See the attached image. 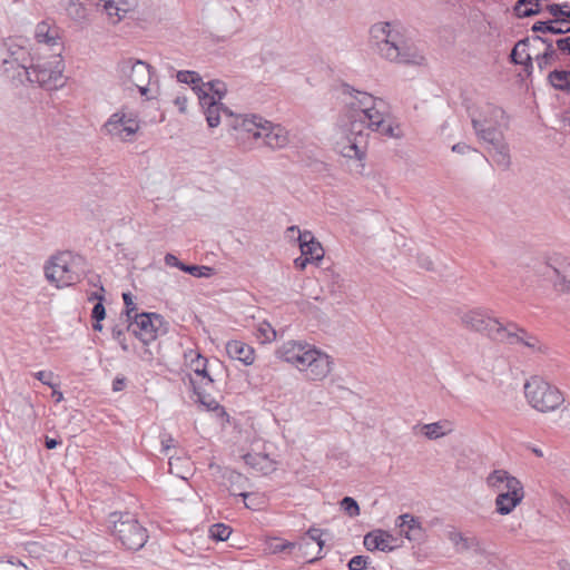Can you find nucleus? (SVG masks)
I'll use <instances>...</instances> for the list:
<instances>
[{"instance_id": "1", "label": "nucleus", "mask_w": 570, "mask_h": 570, "mask_svg": "<svg viewBox=\"0 0 570 570\" xmlns=\"http://www.w3.org/2000/svg\"><path fill=\"white\" fill-rule=\"evenodd\" d=\"M346 104L348 106L346 120L338 126L334 141V149L342 157L363 164L367 149L368 129L386 137L400 136L399 125L386 120L385 114L381 110L383 102L377 101L373 96L357 91Z\"/></svg>"}, {"instance_id": "2", "label": "nucleus", "mask_w": 570, "mask_h": 570, "mask_svg": "<svg viewBox=\"0 0 570 570\" xmlns=\"http://www.w3.org/2000/svg\"><path fill=\"white\" fill-rule=\"evenodd\" d=\"M287 363L304 372L311 381H324L334 368L331 355L306 342L294 341L287 344Z\"/></svg>"}, {"instance_id": "3", "label": "nucleus", "mask_w": 570, "mask_h": 570, "mask_svg": "<svg viewBox=\"0 0 570 570\" xmlns=\"http://www.w3.org/2000/svg\"><path fill=\"white\" fill-rule=\"evenodd\" d=\"M371 35L376 41L380 55L385 59L402 63H422L423 56L407 46L403 33L396 26L392 27L389 22L377 23L372 27Z\"/></svg>"}, {"instance_id": "4", "label": "nucleus", "mask_w": 570, "mask_h": 570, "mask_svg": "<svg viewBox=\"0 0 570 570\" xmlns=\"http://www.w3.org/2000/svg\"><path fill=\"white\" fill-rule=\"evenodd\" d=\"M65 61L62 55H49L35 51L33 61L28 71L22 70L23 82L37 85L47 90H57L65 86Z\"/></svg>"}, {"instance_id": "5", "label": "nucleus", "mask_w": 570, "mask_h": 570, "mask_svg": "<svg viewBox=\"0 0 570 570\" xmlns=\"http://www.w3.org/2000/svg\"><path fill=\"white\" fill-rule=\"evenodd\" d=\"M485 483L497 493L495 512L501 515L510 514L525 497L522 482L507 470H493L487 476Z\"/></svg>"}, {"instance_id": "6", "label": "nucleus", "mask_w": 570, "mask_h": 570, "mask_svg": "<svg viewBox=\"0 0 570 570\" xmlns=\"http://www.w3.org/2000/svg\"><path fill=\"white\" fill-rule=\"evenodd\" d=\"M503 117V110L488 105L481 112L480 117L473 118V127L478 135L489 141L492 147L489 149V155L498 166L509 165V154L505 145L501 144V132L498 131L497 126L499 119Z\"/></svg>"}, {"instance_id": "7", "label": "nucleus", "mask_w": 570, "mask_h": 570, "mask_svg": "<svg viewBox=\"0 0 570 570\" xmlns=\"http://www.w3.org/2000/svg\"><path fill=\"white\" fill-rule=\"evenodd\" d=\"M83 272V258L71 252H60L51 256L45 266L46 278L58 288L78 283Z\"/></svg>"}, {"instance_id": "8", "label": "nucleus", "mask_w": 570, "mask_h": 570, "mask_svg": "<svg viewBox=\"0 0 570 570\" xmlns=\"http://www.w3.org/2000/svg\"><path fill=\"white\" fill-rule=\"evenodd\" d=\"M140 129L138 111L127 105L114 111L101 127L106 136L120 142H134Z\"/></svg>"}, {"instance_id": "9", "label": "nucleus", "mask_w": 570, "mask_h": 570, "mask_svg": "<svg viewBox=\"0 0 570 570\" xmlns=\"http://www.w3.org/2000/svg\"><path fill=\"white\" fill-rule=\"evenodd\" d=\"M461 323L466 328L485 333L491 338L500 342H512L514 338L512 330L515 328V326L513 324L504 325L481 308H473L462 313Z\"/></svg>"}, {"instance_id": "10", "label": "nucleus", "mask_w": 570, "mask_h": 570, "mask_svg": "<svg viewBox=\"0 0 570 570\" xmlns=\"http://www.w3.org/2000/svg\"><path fill=\"white\" fill-rule=\"evenodd\" d=\"M240 128L248 137L256 141L262 140L259 145L272 150L281 149L285 146L283 128L273 125L259 116H246L240 124Z\"/></svg>"}, {"instance_id": "11", "label": "nucleus", "mask_w": 570, "mask_h": 570, "mask_svg": "<svg viewBox=\"0 0 570 570\" xmlns=\"http://www.w3.org/2000/svg\"><path fill=\"white\" fill-rule=\"evenodd\" d=\"M111 533L129 550H139L147 542V532L130 514L112 513L110 515Z\"/></svg>"}, {"instance_id": "12", "label": "nucleus", "mask_w": 570, "mask_h": 570, "mask_svg": "<svg viewBox=\"0 0 570 570\" xmlns=\"http://www.w3.org/2000/svg\"><path fill=\"white\" fill-rule=\"evenodd\" d=\"M524 394L529 404L540 412H550L563 403L561 392L540 377H532L524 384Z\"/></svg>"}, {"instance_id": "13", "label": "nucleus", "mask_w": 570, "mask_h": 570, "mask_svg": "<svg viewBox=\"0 0 570 570\" xmlns=\"http://www.w3.org/2000/svg\"><path fill=\"white\" fill-rule=\"evenodd\" d=\"M117 73L124 83L135 86L147 100L156 97L155 95H149L151 92L149 83L153 75L151 67L147 62L139 59L125 58L118 62Z\"/></svg>"}, {"instance_id": "14", "label": "nucleus", "mask_w": 570, "mask_h": 570, "mask_svg": "<svg viewBox=\"0 0 570 570\" xmlns=\"http://www.w3.org/2000/svg\"><path fill=\"white\" fill-rule=\"evenodd\" d=\"M33 57L35 49L28 47L26 39H9L6 42V57L2 58L3 69L8 73L11 72L13 78L23 83L22 70L28 71Z\"/></svg>"}, {"instance_id": "15", "label": "nucleus", "mask_w": 570, "mask_h": 570, "mask_svg": "<svg viewBox=\"0 0 570 570\" xmlns=\"http://www.w3.org/2000/svg\"><path fill=\"white\" fill-rule=\"evenodd\" d=\"M35 51L49 55H62L65 49L60 29L51 21L43 20L36 24L33 30Z\"/></svg>"}, {"instance_id": "16", "label": "nucleus", "mask_w": 570, "mask_h": 570, "mask_svg": "<svg viewBox=\"0 0 570 570\" xmlns=\"http://www.w3.org/2000/svg\"><path fill=\"white\" fill-rule=\"evenodd\" d=\"M291 234H297L301 256L294 259L297 269L303 271L307 264L318 263L324 257V249L311 232H299L296 227L287 228Z\"/></svg>"}, {"instance_id": "17", "label": "nucleus", "mask_w": 570, "mask_h": 570, "mask_svg": "<svg viewBox=\"0 0 570 570\" xmlns=\"http://www.w3.org/2000/svg\"><path fill=\"white\" fill-rule=\"evenodd\" d=\"M161 326V317L154 313L136 315L135 321L129 325L132 333L145 344L154 341Z\"/></svg>"}, {"instance_id": "18", "label": "nucleus", "mask_w": 570, "mask_h": 570, "mask_svg": "<svg viewBox=\"0 0 570 570\" xmlns=\"http://www.w3.org/2000/svg\"><path fill=\"white\" fill-rule=\"evenodd\" d=\"M95 6L100 8L108 17L112 24H118L128 13L132 12L138 0H96Z\"/></svg>"}, {"instance_id": "19", "label": "nucleus", "mask_w": 570, "mask_h": 570, "mask_svg": "<svg viewBox=\"0 0 570 570\" xmlns=\"http://www.w3.org/2000/svg\"><path fill=\"white\" fill-rule=\"evenodd\" d=\"M547 265L556 275L553 286L560 292L570 293V259L560 254H553L548 258Z\"/></svg>"}, {"instance_id": "20", "label": "nucleus", "mask_w": 570, "mask_h": 570, "mask_svg": "<svg viewBox=\"0 0 570 570\" xmlns=\"http://www.w3.org/2000/svg\"><path fill=\"white\" fill-rule=\"evenodd\" d=\"M185 356L190 370L194 373V376L190 377V382L194 385V387L198 383L206 386L214 382V379L207 371V358L203 357L199 353H196L194 351H190Z\"/></svg>"}, {"instance_id": "21", "label": "nucleus", "mask_w": 570, "mask_h": 570, "mask_svg": "<svg viewBox=\"0 0 570 570\" xmlns=\"http://www.w3.org/2000/svg\"><path fill=\"white\" fill-rule=\"evenodd\" d=\"M199 104L204 108L206 121L210 128H215L220 124V114L232 115L222 102L215 101V96H209L200 90Z\"/></svg>"}, {"instance_id": "22", "label": "nucleus", "mask_w": 570, "mask_h": 570, "mask_svg": "<svg viewBox=\"0 0 570 570\" xmlns=\"http://www.w3.org/2000/svg\"><path fill=\"white\" fill-rule=\"evenodd\" d=\"M364 547L368 551H392L396 548V538L384 530H374L364 537Z\"/></svg>"}, {"instance_id": "23", "label": "nucleus", "mask_w": 570, "mask_h": 570, "mask_svg": "<svg viewBox=\"0 0 570 570\" xmlns=\"http://www.w3.org/2000/svg\"><path fill=\"white\" fill-rule=\"evenodd\" d=\"M550 23H553L559 33L570 32V3H552L546 7Z\"/></svg>"}, {"instance_id": "24", "label": "nucleus", "mask_w": 570, "mask_h": 570, "mask_svg": "<svg viewBox=\"0 0 570 570\" xmlns=\"http://www.w3.org/2000/svg\"><path fill=\"white\" fill-rule=\"evenodd\" d=\"M227 355L242 362L244 365H252L255 362L254 348L243 341L233 340L226 344Z\"/></svg>"}, {"instance_id": "25", "label": "nucleus", "mask_w": 570, "mask_h": 570, "mask_svg": "<svg viewBox=\"0 0 570 570\" xmlns=\"http://www.w3.org/2000/svg\"><path fill=\"white\" fill-rule=\"evenodd\" d=\"M396 527L400 528L401 534L409 540H415L422 533L420 522L409 513L402 514L397 518Z\"/></svg>"}, {"instance_id": "26", "label": "nucleus", "mask_w": 570, "mask_h": 570, "mask_svg": "<svg viewBox=\"0 0 570 570\" xmlns=\"http://www.w3.org/2000/svg\"><path fill=\"white\" fill-rule=\"evenodd\" d=\"M531 42L529 39L520 40L515 43L511 52V59L514 63L524 66L525 69L532 68V56L530 52Z\"/></svg>"}, {"instance_id": "27", "label": "nucleus", "mask_w": 570, "mask_h": 570, "mask_svg": "<svg viewBox=\"0 0 570 570\" xmlns=\"http://www.w3.org/2000/svg\"><path fill=\"white\" fill-rule=\"evenodd\" d=\"M244 460L247 465L263 473H269L275 469L274 461L263 453H247Z\"/></svg>"}, {"instance_id": "28", "label": "nucleus", "mask_w": 570, "mask_h": 570, "mask_svg": "<svg viewBox=\"0 0 570 570\" xmlns=\"http://www.w3.org/2000/svg\"><path fill=\"white\" fill-rule=\"evenodd\" d=\"M104 293H105V289L104 287L100 285L98 291L94 292L89 299L92 301V299H97L98 302L95 304L94 308H92V312H91V316L92 318L96 321V323H94L92 327L95 331H101L102 330V325L100 324V322L105 318L106 316V309H105V306L102 304V301H104Z\"/></svg>"}, {"instance_id": "29", "label": "nucleus", "mask_w": 570, "mask_h": 570, "mask_svg": "<svg viewBox=\"0 0 570 570\" xmlns=\"http://www.w3.org/2000/svg\"><path fill=\"white\" fill-rule=\"evenodd\" d=\"M168 465L169 472L183 480H187L193 471L191 462L188 458L170 456Z\"/></svg>"}, {"instance_id": "30", "label": "nucleus", "mask_w": 570, "mask_h": 570, "mask_svg": "<svg viewBox=\"0 0 570 570\" xmlns=\"http://www.w3.org/2000/svg\"><path fill=\"white\" fill-rule=\"evenodd\" d=\"M548 82L559 91L570 94V70H553L548 75Z\"/></svg>"}, {"instance_id": "31", "label": "nucleus", "mask_w": 570, "mask_h": 570, "mask_svg": "<svg viewBox=\"0 0 570 570\" xmlns=\"http://www.w3.org/2000/svg\"><path fill=\"white\" fill-rule=\"evenodd\" d=\"M423 433L428 439H439L452 431V424L449 421H441L422 426Z\"/></svg>"}, {"instance_id": "32", "label": "nucleus", "mask_w": 570, "mask_h": 570, "mask_svg": "<svg viewBox=\"0 0 570 570\" xmlns=\"http://www.w3.org/2000/svg\"><path fill=\"white\" fill-rule=\"evenodd\" d=\"M176 78L181 83H187L193 86V90L199 98L200 90L205 92V89L202 87L203 79L198 72L191 70H180L177 72Z\"/></svg>"}, {"instance_id": "33", "label": "nucleus", "mask_w": 570, "mask_h": 570, "mask_svg": "<svg viewBox=\"0 0 570 570\" xmlns=\"http://www.w3.org/2000/svg\"><path fill=\"white\" fill-rule=\"evenodd\" d=\"M66 12L76 21L83 20L87 17V8L81 0H68Z\"/></svg>"}, {"instance_id": "34", "label": "nucleus", "mask_w": 570, "mask_h": 570, "mask_svg": "<svg viewBox=\"0 0 570 570\" xmlns=\"http://www.w3.org/2000/svg\"><path fill=\"white\" fill-rule=\"evenodd\" d=\"M277 336L276 330L272 326L271 323L264 321L257 325L256 328V337L262 344L273 342Z\"/></svg>"}, {"instance_id": "35", "label": "nucleus", "mask_w": 570, "mask_h": 570, "mask_svg": "<svg viewBox=\"0 0 570 570\" xmlns=\"http://www.w3.org/2000/svg\"><path fill=\"white\" fill-rule=\"evenodd\" d=\"M519 17H528L541 10L540 0H519L514 8Z\"/></svg>"}, {"instance_id": "36", "label": "nucleus", "mask_w": 570, "mask_h": 570, "mask_svg": "<svg viewBox=\"0 0 570 570\" xmlns=\"http://www.w3.org/2000/svg\"><path fill=\"white\" fill-rule=\"evenodd\" d=\"M321 537H322V533L318 530H311V531H308L307 535L303 539V543L301 547H305L306 549L309 547H314L317 549L315 556L312 557L309 559V561H313L314 559H316L317 554H320L323 549L324 542Z\"/></svg>"}, {"instance_id": "37", "label": "nucleus", "mask_w": 570, "mask_h": 570, "mask_svg": "<svg viewBox=\"0 0 570 570\" xmlns=\"http://www.w3.org/2000/svg\"><path fill=\"white\" fill-rule=\"evenodd\" d=\"M202 87L205 89V94L215 96V101L217 102H220L227 91L226 85L219 80L203 82Z\"/></svg>"}, {"instance_id": "38", "label": "nucleus", "mask_w": 570, "mask_h": 570, "mask_svg": "<svg viewBox=\"0 0 570 570\" xmlns=\"http://www.w3.org/2000/svg\"><path fill=\"white\" fill-rule=\"evenodd\" d=\"M183 272L197 278H209L214 275V268L204 265H186L183 267Z\"/></svg>"}, {"instance_id": "39", "label": "nucleus", "mask_w": 570, "mask_h": 570, "mask_svg": "<svg viewBox=\"0 0 570 570\" xmlns=\"http://www.w3.org/2000/svg\"><path fill=\"white\" fill-rule=\"evenodd\" d=\"M195 393L197 394V401L200 403L202 406H204L207 411H219L224 412L223 407L219 405V403L212 397L210 395H205L200 392V390L195 386L194 389Z\"/></svg>"}, {"instance_id": "40", "label": "nucleus", "mask_w": 570, "mask_h": 570, "mask_svg": "<svg viewBox=\"0 0 570 570\" xmlns=\"http://www.w3.org/2000/svg\"><path fill=\"white\" fill-rule=\"evenodd\" d=\"M232 534V529L223 523H216L209 528V537L216 541H225Z\"/></svg>"}, {"instance_id": "41", "label": "nucleus", "mask_w": 570, "mask_h": 570, "mask_svg": "<svg viewBox=\"0 0 570 570\" xmlns=\"http://www.w3.org/2000/svg\"><path fill=\"white\" fill-rule=\"evenodd\" d=\"M342 509L351 517H355L360 514V508L356 501L353 498L345 497L341 501Z\"/></svg>"}, {"instance_id": "42", "label": "nucleus", "mask_w": 570, "mask_h": 570, "mask_svg": "<svg viewBox=\"0 0 570 570\" xmlns=\"http://www.w3.org/2000/svg\"><path fill=\"white\" fill-rule=\"evenodd\" d=\"M285 549V541L281 538H268L266 540L265 551L268 553H278Z\"/></svg>"}, {"instance_id": "43", "label": "nucleus", "mask_w": 570, "mask_h": 570, "mask_svg": "<svg viewBox=\"0 0 570 570\" xmlns=\"http://www.w3.org/2000/svg\"><path fill=\"white\" fill-rule=\"evenodd\" d=\"M450 539L458 551H464L471 547V540L464 538L461 533H451Z\"/></svg>"}, {"instance_id": "44", "label": "nucleus", "mask_w": 570, "mask_h": 570, "mask_svg": "<svg viewBox=\"0 0 570 570\" xmlns=\"http://www.w3.org/2000/svg\"><path fill=\"white\" fill-rule=\"evenodd\" d=\"M554 51L551 46H548L546 51L542 55H538L535 57L538 66L540 69L546 68L553 59Z\"/></svg>"}, {"instance_id": "45", "label": "nucleus", "mask_w": 570, "mask_h": 570, "mask_svg": "<svg viewBox=\"0 0 570 570\" xmlns=\"http://www.w3.org/2000/svg\"><path fill=\"white\" fill-rule=\"evenodd\" d=\"M532 30L535 32H551V33H559L557 31V28L553 23H550V18H548L544 21H538L533 24Z\"/></svg>"}, {"instance_id": "46", "label": "nucleus", "mask_w": 570, "mask_h": 570, "mask_svg": "<svg viewBox=\"0 0 570 570\" xmlns=\"http://www.w3.org/2000/svg\"><path fill=\"white\" fill-rule=\"evenodd\" d=\"M35 377L39 380L42 384L48 385L49 387L57 386L56 384L52 383L55 374L51 371H39L35 373Z\"/></svg>"}, {"instance_id": "47", "label": "nucleus", "mask_w": 570, "mask_h": 570, "mask_svg": "<svg viewBox=\"0 0 570 570\" xmlns=\"http://www.w3.org/2000/svg\"><path fill=\"white\" fill-rule=\"evenodd\" d=\"M0 570H28L21 561L0 560Z\"/></svg>"}, {"instance_id": "48", "label": "nucleus", "mask_w": 570, "mask_h": 570, "mask_svg": "<svg viewBox=\"0 0 570 570\" xmlns=\"http://www.w3.org/2000/svg\"><path fill=\"white\" fill-rule=\"evenodd\" d=\"M367 566V558L364 556H355L348 562L350 570H364Z\"/></svg>"}, {"instance_id": "49", "label": "nucleus", "mask_w": 570, "mask_h": 570, "mask_svg": "<svg viewBox=\"0 0 570 570\" xmlns=\"http://www.w3.org/2000/svg\"><path fill=\"white\" fill-rule=\"evenodd\" d=\"M164 262L167 266L177 267L180 271H183V267L186 266V264L181 263L174 254L170 253L165 255Z\"/></svg>"}, {"instance_id": "50", "label": "nucleus", "mask_w": 570, "mask_h": 570, "mask_svg": "<svg viewBox=\"0 0 570 570\" xmlns=\"http://www.w3.org/2000/svg\"><path fill=\"white\" fill-rule=\"evenodd\" d=\"M556 43L559 51L570 56V36L558 39Z\"/></svg>"}, {"instance_id": "51", "label": "nucleus", "mask_w": 570, "mask_h": 570, "mask_svg": "<svg viewBox=\"0 0 570 570\" xmlns=\"http://www.w3.org/2000/svg\"><path fill=\"white\" fill-rule=\"evenodd\" d=\"M187 102H188V100L185 95H178L174 100L175 106L183 114L186 112V110H187Z\"/></svg>"}, {"instance_id": "52", "label": "nucleus", "mask_w": 570, "mask_h": 570, "mask_svg": "<svg viewBox=\"0 0 570 570\" xmlns=\"http://www.w3.org/2000/svg\"><path fill=\"white\" fill-rule=\"evenodd\" d=\"M521 343L532 350L541 351L542 345L535 337H528L527 340H521Z\"/></svg>"}, {"instance_id": "53", "label": "nucleus", "mask_w": 570, "mask_h": 570, "mask_svg": "<svg viewBox=\"0 0 570 570\" xmlns=\"http://www.w3.org/2000/svg\"><path fill=\"white\" fill-rule=\"evenodd\" d=\"M174 442L175 440L171 435H164L161 438V451L166 453L170 448L174 446Z\"/></svg>"}, {"instance_id": "54", "label": "nucleus", "mask_w": 570, "mask_h": 570, "mask_svg": "<svg viewBox=\"0 0 570 570\" xmlns=\"http://www.w3.org/2000/svg\"><path fill=\"white\" fill-rule=\"evenodd\" d=\"M122 299H124V303H125L126 308H127V314L129 316L130 312L135 309V305H134V302H132V296H131L130 293H124L122 294Z\"/></svg>"}, {"instance_id": "55", "label": "nucleus", "mask_w": 570, "mask_h": 570, "mask_svg": "<svg viewBox=\"0 0 570 570\" xmlns=\"http://www.w3.org/2000/svg\"><path fill=\"white\" fill-rule=\"evenodd\" d=\"M112 335H114V337L119 342V344H120L121 348H122L124 351H128V345L126 344L125 340L122 338V333H121V331H116V330H115V331L112 332Z\"/></svg>"}, {"instance_id": "56", "label": "nucleus", "mask_w": 570, "mask_h": 570, "mask_svg": "<svg viewBox=\"0 0 570 570\" xmlns=\"http://www.w3.org/2000/svg\"><path fill=\"white\" fill-rule=\"evenodd\" d=\"M469 149H470V147L468 145H465V144H456V145H454L452 147V150L454 153H459V154H463V153H465Z\"/></svg>"}, {"instance_id": "57", "label": "nucleus", "mask_w": 570, "mask_h": 570, "mask_svg": "<svg viewBox=\"0 0 570 570\" xmlns=\"http://www.w3.org/2000/svg\"><path fill=\"white\" fill-rule=\"evenodd\" d=\"M52 389V397L57 403L61 402L63 400V394L61 391L57 390L56 386Z\"/></svg>"}, {"instance_id": "58", "label": "nucleus", "mask_w": 570, "mask_h": 570, "mask_svg": "<svg viewBox=\"0 0 570 570\" xmlns=\"http://www.w3.org/2000/svg\"><path fill=\"white\" fill-rule=\"evenodd\" d=\"M59 444V441L51 438H46V446L47 449H55Z\"/></svg>"}, {"instance_id": "59", "label": "nucleus", "mask_w": 570, "mask_h": 570, "mask_svg": "<svg viewBox=\"0 0 570 570\" xmlns=\"http://www.w3.org/2000/svg\"><path fill=\"white\" fill-rule=\"evenodd\" d=\"M232 494L234 495H240L242 498H244V500H247L249 498H252L254 494L253 493H248V492H239L237 493L236 490H230Z\"/></svg>"}, {"instance_id": "60", "label": "nucleus", "mask_w": 570, "mask_h": 570, "mask_svg": "<svg viewBox=\"0 0 570 570\" xmlns=\"http://www.w3.org/2000/svg\"><path fill=\"white\" fill-rule=\"evenodd\" d=\"M229 479L233 481H238V480H242V475L239 473L232 472L229 475Z\"/></svg>"}, {"instance_id": "61", "label": "nucleus", "mask_w": 570, "mask_h": 570, "mask_svg": "<svg viewBox=\"0 0 570 570\" xmlns=\"http://www.w3.org/2000/svg\"><path fill=\"white\" fill-rule=\"evenodd\" d=\"M120 384H122V381H120V380L116 381V382H115V384H114V390H115V391H118V390L120 389V387H119V386H120Z\"/></svg>"}, {"instance_id": "62", "label": "nucleus", "mask_w": 570, "mask_h": 570, "mask_svg": "<svg viewBox=\"0 0 570 570\" xmlns=\"http://www.w3.org/2000/svg\"><path fill=\"white\" fill-rule=\"evenodd\" d=\"M120 384H122V381H120V380L116 381V382H115V384H114V390H115V391H118V390L120 389V387H119V386H120Z\"/></svg>"}, {"instance_id": "63", "label": "nucleus", "mask_w": 570, "mask_h": 570, "mask_svg": "<svg viewBox=\"0 0 570 570\" xmlns=\"http://www.w3.org/2000/svg\"><path fill=\"white\" fill-rule=\"evenodd\" d=\"M245 505L249 509H255V504H254V501H250V502H245Z\"/></svg>"}]
</instances>
